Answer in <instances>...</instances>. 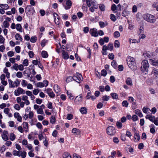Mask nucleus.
<instances>
[{
	"label": "nucleus",
	"instance_id": "nucleus-27",
	"mask_svg": "<svg viewBox=\"0 0 158 158\" xmlns=\"http://www.w3.org/2000/svg\"><path fill=\"white\" fill-rule=\"evenodd\" d=\"M135 113L137 114L140 117H143V115L141 112L139 110H136L135 111Z\"/></svg>",
	"mask_w": 158,
	"mask_h": 158
},
{
	"label": "nucleus",
	"instance_id": "nucleus-51",
	"mask_svg": "<svg viewBox=\"0 0 158 158\" xmlns=\"http://www.w3.org/2000/svg\"><path fill=\"white\" fill-rule=\"evenodd\" d=\"M132 119L133 121H135L138 120V118L137 115H133L132 117Z\"/></svg>",
	"mask_w": 158,
	"mask_h": 158
},
{
	"label": "nucleus",
	"instance_id": "nucleus-63",
	"mask_svg": "<svg viewBox=\"0 0 158 158\" xmlns=\"http://www.w3.org/2000/svg\"><path fill=\"white\" fill-rule=\"evenodd\" d=\"M28 54L30 58H32L34 55V53L32 51H30L28 52Z\"/></svg>",
	"mask_w": 158,
	"mask_h": 158
},
{
	"label": "nucleus",
	"instance_id": "nucleus-41",
	"mask_svg": "<svg viewBox=\"0 0 158 158\" xmlns=\"http://www.w3.org/2000/svg\"><path fill=\"white\" fill-rule=\"evenodd\" d=\"M109 98L110 97L109 96L106 95L103 96L102 99L104 101H107L109 100Z\"/></svg>",
	"mask_w": 158,
	"mask_h": 158
},
{
	"label": "nucleus",
	"instance_id": "nucleus-44",
	"mask_svg": "<svg viewBox=\"0 0 158 158\" xmlns=\"http://www.w3.org/2000/svg\"><path fill=\"white\" fill-rule=\"evenodd\" d=\"M107 47L108 50L111 51L113 49V44L109 43Z\"/></svg>",
	"mask_w": 158,
	"mask_h": 158
},
{
	"label": "nucleus",
	"instance_id": "nucleus-50",
	"mask_svg": "<svg viewBox=\"0 0 158 158\" xmlns=\"http://www.w3.org/2000/svg\"><path fill=\"white\" fill-rule=\"evenodd\" d=\"M123 106L127 107L128 106V103L127 101H124L122 103Z\"/></svg>",
	"mask_w": 158,
	"mask_h": 158
},
{
	"label": "nucleus",
	"instance_id": "nucleus-9",
	"mask_svg": "<svg viewBox=\"0 0 158 158\" xmlns=\"http://www.w3.org/2000/svg\"><path fill=\"white\" fill-rule=\"evenodd\" d=\"M90 33L92 36L97 37L98 36L97 30L95 28L91 29L90 30Z\"/></svg>",
	"mask_w": 158,
	"mask_h": 158
},
{
	"label": "nucleus",
	"instance_id": "nucleus-12",
	"mask_svg": "<svg viewBox=\"0 0 158 158\" xmlns=\"http://www.w3.org/2000/svg\"><path fill=\"white\" fill-rule=\"evenodd\" d=\"M14 116L15 118H17V120L19 122H22V118L21 116L19 115V113L15 112L14 114Z\"/></svg>",
	"mask_w": 158,
	"mask_h": 158
},
{
	"label": "nucleus",
	"instance_id": "nucleus-19",
	"mask_svg": "<svg viewBox=\"0 0 158 158\" xmlns=\"http://www.w3.org/2000/svg\"><path fill=\"white\" fill-rule=\"evenodd\" d=\"M91 2V4L94 7L95 9H98V6L97 5V3L95 0H90Z\"/></svg>",
	"mask_w": 158,
	"mask_h": 158
},
{
	"label": "nucleus",
	"instance_id": "nucleus-46",
	"mask_svg": "<svg viewBox=\"0 0 158 158\" xmlns=\"http://www.w3.org/2000/svg\"><path fill=\"white\" fill-rule=\"evenodd\" d=\"M28 118L30 119H32L34 116V113L33 112L31 111H29V114H28Z\"/></svg>",
	"mask_w": 158,
	"mask_h": 158
},
{
	"label": "nucleus",
	"instance_id": "nucleus-25",
	"mask_svg": "<svg viewBox=\"0 0 158 158\" xmlns=\"http://www.w3.org/2000/svg\"><path fill=\"white\" fill-rule=\"evenodd\" d=\"M16 29L19 31L20 32H22V27L20 24H17L16 25Z\"/></svg>",
	"mask_w": 158,
	"mask_h": 158
},
{
	"label": "nucleus",
	"instance_id": "nucleus-38",
	"mask_svg": "<svg viewBox=\"0 0 158 158\" xmlns=\"http://www.w3.org/2000/svg\"><path fill=\"white\" fill-rule=\"evenodd\" d=\"M114 36L115 38H118L120 36V34L118 31H115L114 33Z\"/></svg>",
	"mask_w": 158,
	"mask_h": 158
},
{
	"label": "nucleus",
	"instance_id": "nucleus-40",
	"mask_svg": "<svg viewBox=\"0 0 158 158\" xmlns=\"http://www.w3.org/2000/svg\"><path fill=\"white\" fill-rule=\"evenodd\" d=\"M144 56L145 57H147L150 58L151 57L152 54L151 52H148L144 54Z\"/></svg>",
	"mask_w": 158,
	"mask_h": 158
},
{
	"label": "nucleus",
	"instance_id": "nucleus-53",
	"mask_svg": "<svg viewBox=\"0 0 158 158\" xmlns=\"http://www.w3.org/2000/svg\"><path fill=\"white\" fill-rule=\"evenodd\" d=\"M15 49L16 52L19 53L20 51V47L19 46H17L15 47Z\"/></svg>",
	"mask_w": 158,
	"mask_h": 158
},
{
	"label": "nucleus",
	"instance_id": "nucleus-64",
	"mask_svg": "<svg viewBox=\"0 0 158 158\" xmlns=\"http://www.w3.org/2000/svg\"><path fill=\"white\" fill-rule=\"evenodd\" d=\"M37 87H42L44 86V85L43 82H39L37 84Z\"/></svg>",
	"mask_w": 158,
	"mask_h": 158
},
{
	"label": "nucleus",
	"instance_id": "nucleus-37",
	"mask_svg": "<svg viewBox=\"0 0 158 158\" xmlns=\"http://www.w3.org/2000/svg\"><path fill=\"white\" fill-rule=\"evenodd\" d=\"M114 46L115 48H118L120 46V43L118 40H116L114 43Z\"/></svg>",
	"mask_w": 158,
	"mask_h": 158
},
{
	"label": "nucleus",
	"instance_id": "nucleus-30",
	"mask_svg": "<svg viewBox=\"0 0 158 158\" xmlns=\"http://www.w3.org/2000/svg\"><path fill=\"white\" fill-rule=\"evenodd\" d=\"M10 88H14L15 87V85L13 83V82L10 80H8Z\"/></svg>",
	"mask_w": 158,
	"mask_h": 158
},
{
	"label": "nucleus",
	"instance_id": "nucleus-62",
	"mask_svg": "<svg viewBox=\"0 0 158 158\" xmlns=\"http://www.w3.org/2000/svg\"><path fill=\"white\" fill-rule=\"evenodd\" d=\"M107 74V72L105 69H103L101 71V75L103 76H105Z\"/></svg>",
	"mask_w": 158,
	"mask_h": 158
},
{
	"label": "nucleus",
	"instance_id": "nucleus-3",
	"mask_svg": "<svg viewBox=\"0 0 158 158\" xmlns=\"http://www.w3.org/2000/svg\"><path fill=\"white\" fill-rule=\"evenodd\" d=\"M143 18L148 22L152 23H154L156 22V19L154 16L149 14L144 15Z\"/></svg>",
	"mask_w": 158,
	"mask_h": 158
},
{
	"label": "nucleus",
	"instance_id": "nucleus-6",
	"mask_svg": "<svg viewBox=\"0 0 158 158\" xmlns=\"http://www.w3.org/2000/svg\"><path fill=\"white\" fill-rule=\"evenodd\" d=\"M24 90L20 87H18L14 92V94L16 96H19L20 94H24Z\"/></svg>",
	"mask_w": 158,
	"mask_h": 158
},
{
	"label": "nucleus",
	"instance_id": "nucleus-48",
	"mask_svg": "<svg viewBox=\"0 0 158 158\" xmlns=\"http://www.w3.org/2000/svg\"><path fill=\"white\" fill-rule=\"evenodd\" d=\"M110 19L111 20L114 22L116 20V18L114 15L113 14H111L110 15Z\"/></svg>",
	"mask_w": 158,
	"mask_h": 158
},
{
	"label": "nucleus",
	"instance_id": "nucleus-14",
	"mask_svg": "<svg viewBox=\"0 0 158 158\" xmlns=\"http://www.w3.org/2000/svg\"><path fill=\"white\" fill-rule=\"evenodd\" d=\"M66 4L67 6H64L65 9L66 10L69 9L72 5L71 1L70 0H66Z\"/></svg>",
	"mask_w": 158,
	"mask_h": 158
},
{
	"label": "nucleus",
	"instance_id": "nucleus-55",
	"mask_svg": "<svg viewBox=\"0 0 158 158\" xmlns=\"http://www.w3.org/2000/svg\"><path fill=\"white\" fill-rule=\"evenodd\" d=\"M36 37H31L30 39V41L31 42L35 43L36 40Z\"/></svg>",
	"mask_w": 158,
	"mask_h": 158
},
{
	"label": "nucleus",
	"instance_id": "nucleus-56",
	"mask_svg": "<svg viewBox=\"0 0 158 158\" xmlns=\"http://www.w3.org/2000/svg\"><path fill=\"white\" fill-rule=\"evenodd\" d=\"M19 65L17 64H14L13 66V69L16 71H18V70Z\"/></svg>",
	"mask_w": 158,
	"mask_h": 158
},
{
	"label": "nucleus",
	"instance_id": "nucleus-28",
	"mask_svg": "<svg viewBox=\"0 0 158 158\" xmlns=\"http://www.w3.org/2000/svg\"><path fill=\"white\" fill-rule=\"evenodd\" d=\"M15 38L17 40H19L20 41H22L23 39L21 37L20 34L18 33H17L15 35Z\"/></svg>",
	"mask_w": 158,
	"mask_h": 158
},
{
	"label": "nucleus",
	"instance_id": "nucleus-4",
	"mask_svg": "<svg viewBox=\"0 0 158 158\" xmlns=\"http://www.w3.org/2000/svg\"><path fill=\"white\" fill-rule=\"evenodd\" d=\"M18 151L14 150L13 152V154L15 156H21L22 158H24L26 156V152L21 151L17 149Z\"/></svg>",
	"mask_w": 158,
	"mask_h": 158
},
{
	"label": "nucleus",
	"instance_id": "nucleus-18",
	"mask_svg": "<svg viewBox=\"0 0 158 158\" xmlns=\"http://www.w3.org/2000/svg\"><path fill=\"white\" fill-rule=\"evenodd\" d=\"M134 141L135 142H137L139 141L140 139L139 134L137 133H136L134 135Z\"/></svg>",
	"mask_w": 158,
	"mask_h": 158
},
{
	"label": "nucleus",
	"instance_id": "nucleus-15",
	"mask_svg": "<svg viewBox=\"0 0 158 158\" xmlns=\"http://www.w3.org/2000/svg\"><path fill=\"white\" fill-rule=\"evenodd\" d=\"M72 132L75 135H79L80 134L81 131L80 130L76 128H73L72 130Z\"/></svg>",
	"mask_w": 158,
	"mask_h": 158
},
{
	"label": "nucleus",
	"instance_id": "nucleus-43",
	"mask_svg": "<svg viewBox=\"0 0 158 158\" xmlns=\"http://www.w3.org/2000/svg\"><path fill=\"white\" fill-rule=\"evenodd\" d=\"M15 139V134L12 133H11L10 134V139L11 141L14 140Z\"/></svg>",
	"mask_w": 158,
	"mask_h": 158
},
{
	"label": "nucleus",
	"instance_id": "nucleus-60",
	"mask_svg": "<svg viewBox=\"0 0 158 158\" xmlns=\"http://www.w3.org/2000/svg\"><path fill=\"white\" fill-rule=\"evenodd\" d=\"M149 119L151 122H154L155 118V117L154 116H150L148 117Z\"/></svg>",
	"mask_w": 158,
	"mask_h": 158
},
{
	"label": "nucleus",
	"instance_id": "nucleus-54",
	"mask_svg": "<svg viewBox=\"0 0 158 158\" xmlns=\"http://www.w3.org/2000/svg\"><path fill=\"white\" fill-rule=\"evenodd\" d=\"M137 7L136 5H134L132 8V12L135 13L137 12Z\"/></svg>",
	"mask_w": 158,
	"mask_h": 158
},
{
	"label": "nucleus",
	"instance_id": "nucleus-29",
	"mask_svg": "<svg viewBox=\"0 0 158 158\" xmlns=\"http://www.w3.org/2000/svg\"><path fill=\"white\" fill-rule=\"evenodd\" d=\"M110 95H111V97H112V98L113 99H117L118 98V95L116 93H111L110 94Z\"/></svg>",
	"mask_w": 158,
	"mask_h": 158
},
{
	"label": "nucleus",
	"instance_id": "nucleus-59",
	"mask_svg": "<svg viewBox=\"0 0 158 158\" xmlns=\"http://www.w3.org/2000/svg\"><path fill=\"white\" fill-rule=\"evenodd\" d=\"M23 64L24 66H27L28 64V60L27 59H25L24 60Z\"/></svg>",
	"mask_w": 158,
	"mask_h": 158
},
{
	"label": "nucleus",
	"instance_id": "nucleus-11",
	"mask_svg": "<svg viewBox=\"0 0 158 158\" xmlns=\"http://www.w3.org/2000/svg\"><path fill=\"white\" fill-rule=\"evenodd\" d=\"M8 133V132L7 131H4L1 135L2 139L5 141H6L8 139V138L7 135Z\"/></svg>",
	"mask_w": 158,
	"mask_h": 158
},
{
	"label": "nucleus",
	"instance_id": "nucleus-31",
	"mask_svg": "<svg viewBox=\"0 0 158 158\" xmlns=\"http://www.w3.org/2000/svg\"><path fill=\"white\" fill-rule=\"evenodd\" d=\"M99 25L100 27H104L107 25V23H104L103 22H99Z\"/></svg>",
	"mask_w": 158,
	"mask_h": 158
},
{
	"label": "nucleus",
	"instance_id": "nucleus-42",
	"mask_svg": "<svg viewBox=\"0 0 158 158\" xmlns=\"http://www.w3.org/2000/svg\"><path fill=\"white\" fill-rule=\"evenodd\" d=\"M23 128L25 129H28V124L27 122H24L23 124Z\"/></svg>",
	"mask_w": 158,
	"mask_h": 158
},
{
	"label": "nucleus",
	"instance_id": "nucleus-1",
	"mask_svg": "<svg viewBox=\"0 0 158 158\" xmlns=\"http://www.w3.org/2000/svg\"><path fill=\"white\" fill-rule=\"evenodd\" d=\"M127 61L128 65L129 68L133 70L136 69V66L134 58L131 56H127Z\"/></svg>",
	"mask_w": 158,
	"mask_h": 158
},
{
	"label": "nucleus",
	"instance_id": "nucleus-39",
	"mask_svg": "<svg viewBox=\"0 0 158 158\" xmlns=\"http://www.w3.org/2000/svg\"><path fill=\"white\" fill-rule=\"evenodd\" d=\"M3 25L5 27L7 28L9 26V23L6 20L4 21L3 23Z\"/></svg>",
	"mask_w": 158,
	"mask_h": 158
},
{
	"label": "nucleus",
	"instance_id": "nucleus-24",
	"mask_svg": "<svg viewBox=\"0 0 158 158\" xmlns=\"http://www.w3.org/2000/svg\"><path fill=\"white\" fill-rule=\"evenodd\" d=\"M80 111L82 114H85L87 113V109L85 107L81 108L80 110Z\"/></svg>",
	"mask_w": 158,
	"mask_h": 158
},
{
	"label": "nucleus",
	"instance_id": "nucleus-47",
	"mask_svg": "<svg viewBox=\"0 0 158 158\" xmlns=\"http://www.w3.org/2000/svg\"><path fill=\"white\" fill-rule=\"evenodd\" d=\"M21 84L23 86L25 87L27 85V82L26 80H23L21 83Z\"/></svg>",
	"mask_w": 158,
	"mask_h": 158
},
{
	"label": "nucleus",
	"instance_id": "nucleus-52",
	"mask_svg": "<svg viewBox=\"0 0 158 158\" xmlns=\"http://www.w3.org/2000/svg\"><path fill=\"white\" fill-rule=\"evenodd\" d=\"M112 66L114 68L117 67L116 62L114 60H113L111 63Z\"/></svg>",
	"mask_w": 158,
	"mask_h": 158
},
{
	"label": "nucleus",
	"instance_id": "nucleus-36",
	"mask_svg": "<svg viewBox=\"0 0 158 158\" xmlns=\"http://www.w3.org/2000/svg\"><path fill=\"white\" fill-rule=\"evenodd\" d=\"M122 14L123 16L124 17H126L127 16H128L129 14V12L128 11L124 10L123 11Z\"/></svg>",
	"mask_w": 158,
	"mask_h": 158
},
{
	"label": "nucleus",
	"instance_id": "nucleus-33",
	"mask_svg": "<svg viewBox=\"0 0 158 158\" xmlns=\"http://www.w3.org/2000/svg\"><path fill=\"white\" fill-rule=\"evenodd\" d=\"M144 31L143 27L142 26H141L139 28V31H138V33L140 35L141 34L143 33Z\"/></svg>",
	"mask_w": 158,
	"mask_h": 158
},
{
	"label": "nucleus",
	"instance_id": "nucleus-61",
	"mask_svg": "<svg viewBox=\"0 0 158 158\" xmlns=\"http://www.w3.org/2000/svg\"><path fill=\"white\" fill-rule=\"evenodd\" d=\"M7 55L10 57L13 56L14 55V52L11 51H9L7 52Z\"/></svg>",
	"mask_w": 158,
	"mask_h": 158
},
{
	"label": "nucleus",
	"instance_id": "nucleus-34",
	"mask_svg": "<svg viewBox=\"0 0 158 158\" xmlns=\"http://www.w3.org/2000/svg\"><path fill=\"white\" fill-rule=\"evenodd\" d=\"M69 154L67 152H65L63 155V157L64 158H68V157L71 158V156H69Z\"/></svg>",
	"mask_w": 158,
	"mask_h": 158
},
{
	"label": "nucleus",
	"instance_id": "nucleus-13",
	"mask_svg": "<svg viewBox=\"0 0 158 158\" xmlns=\"http://www.w3.org/2000/svg\"><path fill=\"white\" fill-rule=\"evenodd\" d=\"M77 77L76 76H73V77H71V76H69L68 77L66 80V81L67 83H69L71 81H73V80L74 81H76V79L77 78Z\"/></svg>",
	"mask_w": 158,
	"mask_h": 158
},
{
	"label": "nucleus",
	"instance_id": "nucleus-26",
	"mask_svg": "<svg viewBox=\"0 0 158 158\" xmlns=\"http://www.w3.org/2000/svg\"><path fill=\"white\" fill-rule=\"evenodd\" d=\"M42 56L44 58H47L48 56V54L47 52L44 51H43L41 53Z\"/></svg>",
	"mask_w": 158,
	"mask_h": 158
},
{
	"label": "nucleus",
	"instance_id": "nucleus-10",
	"mask_svg": "<svg viewBox=\"0 0 158 158\" xmlns=\"http://www.w3.org/2000/svg\"><path fill=\"white\" fill-rule=\"evenodd\" d=\"M74 76H76L77 77V78L76 79V81H75L78 83H80V81H82L83 79V78L82 77V75L79 73H77L76 74V75H74Z\"/></svg>",
	"mask_w": 158,
	"mask_h": 158
},
{
	"label": "nucleus",
	"instance_id": "nucleus-32",
	"mask_svg": "<svg viewBox=\"0 0 158 158\" xmlns=\"http://www.w3.org/2000/svg\"><path fill=\"white\" fill-rule=\"evenodd\" d=\"M54 21H55V23L56 24L59 25L60 23V17H57L56 19V18H55Z\"/></svg>",
	"mask_w": 158,
	"mask_h": 158
},
{
	"label": "nucleus",
	"instance_id": "nucleus-5",
	"mask_svg": "<svg viewBox=\"0 0 158 158\" xmlns=\"http://www.w3.org/2000/svg\"><path fill=\"white\" fill-rule=\"evenodd\" d=\"M106 130L107 134L110 135H113L116 133V131L114 127L112 126L108 127Z\"/></svg>",
	"mask_w": 158,
	"mask_h": 158
},
{
	"label": "nucleus",
	"instance_id": "nucleus-58",
	"mask_svg": "<svg viewBox=\"0 0 158 158\" xmlns=\"http://www.w3.org/2000/svg\"><path fill=\"white\" fill-rule=\"evenodd\" d=\"M14 108L15 109L18 110H19L20 109V106L18 104H15L14 106Z\"/></svg>",
	"mask_w": 158,
	"mask_h": 158
},
{
	"label": "nucleus",
	"instance_id": "nucleus-20",
	"mask_svg": "<svg viewBox=\"0 0 158 158\" xmlns=\"http://www.w3.org/2000/svg\"><path fill=\"white\" fill-rule=\"evenodd\" d=\"M152 73L158 77V69L155 68L153 69Z\"/></svg>",
	"mask_w": 158,
	"mask_h": 158
},
{
	"label": "nucleus",
	"instance_id": "nucleus-35",
	"mask_svg": "<svg viewBox=\"0 0 158 158\" xmlns=\"http://www.w3.org/2000/svg\"><path fill=\"white\" fill-rule=\"evenodd\" d=\"M116 125L117 128L118 129H120L122 127V124L120 122H117L116 123Z\"/></svg>",
	"mask_w": 158,
	"mask_h": 158
},
{
	"label": "nucleus",
	"instance_id": "nucleus-22",
	"mask_svg": "<svg viewBox=\"0 0 158 158\" xmlns=\"http://www.w3.org/2000/svg\"><path fill=\"white\" fill-rule=\"evenodd\" d=\"M67 94L68 97L70 100H73V99L74 97L73 96L71 92L68 91L67 92Z\"/></svg>",
	"mask_w": 158,
	"mask_h": 158
},
{
	"label": "nucleus",
	"instance_id": "nucleus-21",
	"mask_svg": "<svg viewBox=\"0 0 158 158\" xmlns=\"http://www.w3.org/2000/svg\"><path fill=\"white\" fill-rule=\"evenodd\" d=\"M54 90L55 92L57 93H58L60 91V88L59 86L57 85H55L54 86Z\"/></svg>",
	"mask_w": 158,
	"mask_h": 158
},
{
	"label": "nucleus",
	"instance_id": "nucleus-17",
	"mask_svg": "<svg viewBox=\"0 0 158 158\" xmlns=\"http://www.w3.org/2000/svg\"><path fill=\"white\" fill-rule=\"evenodd\" d=\"M150 61L152 65L158 66V60H153L152 59H150Z\"/></svg>",
	"mask_w": 158,
	"mask_h": 158
},
{
	"label": "nucleus",
	"instance_id": "nucleus-49",
	"mask_svg": "<svg viewBox=\"0 0 158 158\" xmlns=\"http://www.w3.org/2000/svg\"><path fill=\"white\" fill-rule=\"evenodd\" d=\"M50 123H51L53 124L55 122V118L54 116H52L50 120Z\"/></svg>",
	"mask_w": 158,
	"mask_h": 158
},
{
	"label": "nucleus",
	"instance_id": "nucleus-23",
	"mask_svg": "<svg viewBox=\"0 0 158 158\" xmlns=\"http://www.w3.org/2000/svg\"><path fill=\"white\" fill-rule=\"evenodd\" d=\"M126 83L128 85H132V80L130 77L127 78L126 80Z\"/></svg>",
	"mask_w": 158,
	"mask_h": 158
},
{
	"label": "nucleus",
	"instance_id": "nucleus-45",
	"mask_svg": "<svg viewBox=\"0 0 158 158\" xmlns=\"http://www.w3.org/2000/svg\"><path fill=\"white\" fill-rule=\"evenodd\" d=\"M99 8L102 11H104L105 10V6L103 4H100L99 5Z\"/></svg>",
	"mask_w": 158,
	"mask_h": 158
},
{
	"label": "nucleus",
	"instance_id": "nucleus-57",
	"mask_svg": "<svg viewBox=\"0 0 158 158\" xmlns=\"http://www.w3.org/2000/svg\"><path fill=\"white\" fill-rule=\"evenodd\" d=\"M16 76L18 78H21L23 76V74L21 72H18L17 73Z\"/></svg>",
	"mask_w": 158,
	"mask_h": 158
},
{
	"label": "nucleus",
	"instance_id": "nucleus-2",
	"mask_svg": "<svg viewBox=\"0 0 158 158\" xmlns=\"http://www.w3.org/2000/svg\"><path fill=\"white\" fill-rule=\"evenodd\" d=\"M149 64L147 60H143L142 62V66L141 67V71L144 74L147 73L148 69L149 68Z\"/></svg>",
	"mask_w": 158,
	"mask_h": 158
},
{
	"label": "nucleus",
	"instance_id": "nucleus-8",
	"mask_svg": "<svg viewBox=\"0 0 158 158\" xmlns=\"http://www.w3.org/2000/svg\"><path fill=\"white\" fill-rule=\"evenodd\" d=\"M82 96L81 94H80L79 96H77L74 102L76 104L78 105L82 101Z\"/></svg>",
	"mask_w": 158,
	"mask_h": 158
},
{
	"label": "nucleus",
	"instance_id": "nucleus-16",
	"mask_svg": "<svg viewBox=\"0 0 158 158\" xmlns=\"http://www.w3.org/2000/svg\"><path fill=\"white\" fill-rule=\"evenodd\" d=\"M62 56L64 59H67L69 58V56L67 52L65 51H62Z\"/></svg>",
	"mask_w": 158,
	"mask_h": 158
},
{
	"label": "nucleus",
	"instance_id": "nucleus-7",
	"mask_svg": "<svg viewBox=\"0 0 158 158\" xmlns=\"http://www.w3.org/2000/svg\"><path fill=\"white\" fill-rule=\"evenodd\" d=\"M34 108L35 110H37V112L38 114H44L43 110L40 107V106L37 105L35 104L34 106Z\"/></svg>",
	"mask_w": 158,
	"mask_h": 158
}]
</instances>
